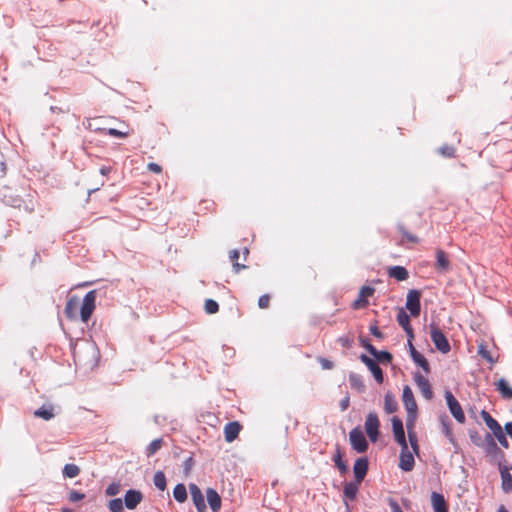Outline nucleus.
Masks as SVG:
<instances>
[{
  "label": "nucleus",
  "mask_w": 512,
  "mask_h": 512,
  "mask_svg": "<svg viewBox=\"0 0 512 512\" xmlns=\"http://www.w3.org/2000/svg\"><path fill=\"white\" fill-rule=\"evenodd\" d=\"M95 302H96V291H89L82 301L80 302L79 297L76 295L68 296L67 303L64 309L65 316L67 319L71 321H75L78 319V315L80 312V318L83 322H87L93 311L95 310Z\"/></svg>",
  "instance_id": "1"
},
{
  "label": "nucleus",
  "mask_w": 512,
  "mask_h": 512,
  "mask_svg": "<svg viewBox=\"0 0 512 512\" xmlns=\"http://www.w3.org/2000/svg\"><path fill=\"white\" fill-rule=\"evenodd\" d=\"M402 401L407 411L406 427L414 426L417 415V403L414 398L412 389L406 385L403 388Z\"/></svg>",
  "instance_id": "2"
},
{
  "label": "nucleus",
  "mask_w": 512,
  "mask_h": 512,
  "mask_svg": "<svg viewBox=\"0 0 512 512\" xmlns=\"http://www.w3.org/2000/svg\"><path fill=\"white\" fill-rule=\"evenodd\" d=\"M430 336L435 347L442 353L450 351V344L444 333L438 328L435 323L430 324Z\"/></svg>",
  "instance_id": "3"
},
{
  "label": "nucleus",
  "mask_w": 512,
  "mask_h": 512,
  "mask_svg": "<svg viewBox=\"0 0 512 512\" xmlns=\"http://www.w3.org/2000/svg\"><path fill=\"white\" fill-rule=\"evenodd\" d=\"M351 447L358 453H364L368 449V442L363 431L359 428H353L349 433Z\"/></svg>",
  "instance_id": "4"
},
{
  "label": "nucleus",
  "mask_w": 512,
  "mask_h": 512,
  "mask_svg": "<svg viewBox=\"0 0 512 512\" xmlns=\"http://www.w3.org/2000/svg\"><path fill=\"white\" fill-rule=\"evenodd\" d=\"M445 399L447 402V406L449 408L450 413L452 416L459 422L464 423L465 421V414L462 410V407L460 406L457 399L453 396L451 391L446 390L445 391Z\"/></svg>",
  "instance_id": "5"
},
{
  "label": "nucleus",
  "mask_w": 512,
  "mask_h": 512,
  "mask_svg": "<svg viewBox=\"0 0 512 512\" xmlns=\"http://www.w3.org/2000/svg\"><path fill=\"white\" fill-rule=\"evenodd\" d=\"M364 426L370 441L376 442L379 434L380 422L375 412L368 413Z\"/></svg>",
  "instance_id": "6"
},
{
  "label": "nucleus",
  "mask_w": 512,
  "mask_h": 512,
  "mask_svg": "<svg viewBox=\"0 0 512 512\" xmlns=\"http://www.w3.org/2000/svg\"><path fill=\"white\" fill-rule=\"evenodd\" d=\"M420 292L418 290H410L406 298V308L410 314L417 317L420 313Z\"/></svg>",
  "instance_id": "7"
},
{
  "label": "nucleus",
  "mask_w": 512,
  "mask_h": 512,
  "mask_svg": "<svg viewBox=\"0 0 512 512\" xmlns=\"http://www.w3.org/2000/svg\"><path fill=\"white\" fill-rule=\"evenodd\" d=\"M391 422L395 441L401 446V448L406 449L407 441L405 438L402 420L395 416L391 419Z\"/></svg>",
  "instance_id": "8"
},
{
  "label": "nucleus",
  "mask_w": 512,
  "mask_h": 512,
  "mask_svg": "<svg viewBox=\"0 0 512 512\" xmlns=\"http://www.w3.org/2000/svg\"><path fill=\"white\" fill-rule=\"evenodd\" d=\"M369 462L366 457H360L356 459L354 466H353V472H354V479L357 480V482H362L368 472Z\"/></svg>",
  "instance_id": "9"
},
{
  "label": "nucleus",
  "mask_w": 512,
  "mask_h": 512,
  "mask_svg": "<svg viewBox=\"0 0 512 512\" xmlns=\"http://www.w3.org/2000/svg\"><path fill=\"white\" fill-rule=\"evenodd\" d=\"M189 490H190L192 501H193L194 505L196 506L197 511L198 512H206V504H205L204 496H203L200 488L196 484L191 483L189 485Z\"/></svg>",
  "instance_id": "10"
},
{
  "label": "nucleus",
  "mask_w": 512,
  "mask_h": 512,
  "mask_svg": "<svg viewBox=\"0 0 512 512\" xmlns=\"http://www.w3.org/2000/svg\"><path fill=\"white\" fill-rule=\"evenodd\" d=\"M143 500V494L139 490L130 489L124 495V504L127 509H135Z\"/></svg>",
  "instance_id": "11"
},
{
  "label": "nucleus",
  "mask_w": 512,
  "mask_h": 512,
  "mask_svg": "<svg viewBox=\"0 0 512 512\" xmlns=\"http://www.w3.org/2000/svg\"><path fill=\"white\" fill-rule=\"evenodd\" d=\"M414 381L422 393L423 397L427 400H431L433 398V392L430 386V383L427 378H425L420 373L414 374Z\"/></svg>",
  "instance_id": "12"
},
{
  "label": "nucleus",
  "mask_w": 512,
  "mask_h": 512,
  "mask_svg": "<svg viewBox=\"0 0 512 512\" xmlns=\"http://www.w3.org/2000/svg\"><path fill=\"white\" fill-rule=\"evenodd\" d=\"M360 360L367 366L373 374L375 380L381 384L383 382V372L377 363L365 354L360 355Z\"/></svg>",
  "instance_id": "13"
},
{
  "label": "nucleus",
  "mask_w": 512,
  "mask_h": 512,
  "mask_svg": "<svg viewBox=\"0 0 512 512\" xmlns=\"http://www.w3.org/2000/svg\"><path fill=\"white\" fill-rule=\"evenodd\" d=\"M415 461L413 454L408 450V445H406V449L401 448L400 453V461H399V467L403 471H411L414 467Z\"/></svg>",
  "instance_id": "14"
},
{
  "label": "nucleus",
  "mask_w": 512,
  "mask_h": 512,
  "mask_svg": "<svg viewBox=\"0 0 512 512\" xmlns=\"http://www.w3.org/2000/svg\"><path fill=\"white\" fill-rule=\"evenodd\" d=\"M409 348H410V355L413 359L414 363L418 366H420L426 373L429 372V363L426 360V358L418 352L415 347L413 346L411 339L408 340Z\"/></svg>",
  "instance_id": "15"
},
{
  "label": "nucleus",
  "mask_w": 512,
  "mask_h": 512,
  "mask_svg": "<svg viewBox=\"0 0 512 512\" xmlns=\"http://www.w3.org/2000/svg\"><path fill=\"white\" fill-rule=\"evenodd\" d=\"M374 293V288L370 286H363L360 289L359 297L353 302V308L359 309L365 307L368 304L367 297L372 296Z\"/></svg>",
  "instance_id": "16"
},
{
  "label": "nucleus",
  "mask_w": 512,
  "mask_h": 512,
  "mask_svg": "<svg viewBox=\"0 0 512 512\" xmlns=\"http://www.w3.org/2000/svg\"><path fill=\"white\" fill-rule=\"evenodd\" d=\"M501 475V487L505 493L512 491V475L509 472V468L503 465H499Z\"/></svg>",
  "instance_id": "17"
},
{
  "label": "nucleus",
  "mask_w": 512,
  "mask_h": 512,
  "mask_svg": "<svg viewBox=\"0 0 512 512\" xmlns=\"http://www.w3.org/2000/svg\"><path fill=\"white\" fill-rule=\"evenodd\" d=\"M435 268L438 272H441V273L446 272L450 269V261L446 255V253L441 249H438L436 251Z\"/></svg>",
  "instance_id": "18"
},
{
  "label": "nucleus",
  "mask_w": 512,
  "mask_h": 512,
  "mask_svg": "<svg viewBox=\"0 0 512 512\" xmlns=\"http://www.w3.org/2000/svg\"><path fill=\"white\" fill-rule=\"evenodd\" d=\"M361 482H357V480L354 479V481L347 482L344 485L343 494L345 500H354L357 496V493L359 491V486Z\"/></svg>",
  "instance_id": "19"
},
{
  "label": "nucleus",
  "mask_w": 512,
  "mask_h": 512,
  "mask_svg": "<svg viewBox=\"0 0 512 512\" xmlns=\"http://www.w3.org/2000/svg\"><path fill=\"white\" fill-rule=\"evenodd\" d=\"M431 503H432L434 512H448L446 501L442 494L437 493V492H432Z\"/></svg>",
  "instance_id": "20"
},
{
  "label": "nucleus",
  "mask_w": 512,
  "mask_h": 512,
  "mask_svg": "<svg viewBox=\"0 0 512 512\" xmlns=\"http://www.w3.org/2000/svg\"><path fill=\"white\" fill-rule=\"evenodd\" d=\"M207 501L214 512H217L221 509L222 500L220 495L213 489L209 488L206 492Z\"/></svg>",
  "instance_id": "21"
},
{
  "label": "nucleus",
  "mask_w": 512,
  "mask_h": 512,
  "mask_svg": "<svg viewBox=\"0 0 512 512\" xmlns=\"http://www.w3.org/2000/svg\"><path fill=\"white\" fill-rule=\"evenodd\" d=\"M495 385L502 398L506 400L512 399V387L504 378L499 379Z\"/></svg>",
  "instance_id": "22"
},
{
  "label": "nucleus",
  "mask_w": 512,
  "mask_h": 512,
  "mask_svg": "<svg viewBox=\"0 0 512 512\" xmlns=\"http://www.w3.org/2000/svg\"><path fill=\"white\" fill-rule=\"evenodd\" d=\"M241 428V425L237 421L226 424V442L234 441L241 431Z\"/></svg>",
  "instance_id": "23"
},
{
  "label": "nucleus",
  "mask_w": 512,
  "mask_h": 512,
  "mask_svg": "<svg viewBox=\"0 0 512 512\" xmlns=\"http://www.w3.org/2000/svg\"><path fill=\"white\" fill-rule=\"evenodd\" d=\"M399 325L405 330L410 338L413 337L412 327L410 325V318L404 310H400L397 315Z\"/></svg>",
  "instance_id": "24"
},
{
  "label": "nucleus",
  "mask_w": 512,
  "mask_h": 512,
  "mask_svg": "<svg viewBox=\"0 0 512 512\" xmlns=\"http://www.w3.org/2000/svg\"><path fill=\"white\" fill-rule=\"evenodd\" d=\"M398 409V403L395 396L391 392H387L384 396V410L387 414H392Z\"/></svg>",
  "instance_id": "25"
},
{
  "label": "nucleus",
  "mask_w": 512,
  "mask_h": 512,
  "mask_svg": "<svg viewBox=\"0 0 512 512\" xmlns=\"http://www.w3.org/2000/svg\"><path fill=\"white\" fill-rule=\"evenodd\" d=\"M349 383L353 389L358 391L359 393H363L365 391V384L362 379V376L356 373L349 374Z\"/></svg>",
  "instance_id": "26"
},
{
  "label": "nucleus",
  "mask_w": 512,
  "mask_h": 512,
  "mask_svg": "<svg viewBox=\"0 0 512 512\" xmlns=\"http://www.w3.org/2000/svg\"><path fill=\"white\" fill-rule=\"evenodd\" d=\"M389 276L398 281H404L408 278V272L402 266H393L389 269Z\"/></svg>",
  "instance_id": "27"
},
{
  "label": "nucleus",
  "mask_w": 512,
  "mask_h": 512,
  "mask_svg": "<svg viewBox=\"0 0 512 512\" xmlns=\"http://www.w3.org/2000/svg\"><path fill=\"white\" fill-rule=\"evenodd\" d=\"M481 417L487 427L494 433L495 431L501 428V425L495 420L487 411L483 410L481 412Z\"/></svg>",
  "instance_id": "28"
},
{
  "label": "nucleus",
  "mask_w": 512,
  "mask_h": 512,
  "mask_svg": "<svg viewBox=\"0 0 512 512\" xmlns=\"http://www.w3.org/2000/svg\"><path fill=\"white\" fill-rule=\"evenodd\" d=\"M442 432L446 436V438L450 441V443L454 444V436L453 431L450 426V420L448 416L441 417L440 419Z\"/></svg>",
  "instance_id": "29"
},
{
  "label": "nucleus",
  "mask_w": 512,
  "mask_h": 512,
  "mask_svg": "<svg viewBox=\"0 0 512 512\" xmlns=\"http://www.w3.org/2000/svg\"><path fill=\"white\" fill-rule=\"evenodd\" d=\"M485 451L489 455H495L500 452L499 447L497 446L492 435L487 434L485 437Z\"/></svg>",
  "instance_id": "30"
},
{
  "label": "nucleus",
  "mask_w": 512,
  "mask_h": 512,
  "mask_svg": "<svg viewBox=\"0 0 512 512\" xmlns=\"http://www.w3.org/2000/svg\"><path fill=\"white\" fill-rule=\"evenodd\" d=\"M333 461L341 474H345L348 471V466L342 460V453L339 447L336 448V452L333 456Z\"/></svg>",
  "instance_id": "31"
},
{
  "label": "nucleus",
  "mask_w": 512,
  "mask_h": 512,
  "mask_svg": "<svg viewBox=\"0 0 512 512\" xmlns=\"http://www.w3.org/2000/svg\"><path fill=\"white\" fill-rule=\"evenodd\" d=\"M173 496L179 503H183L187 499V490L184 484H177L173 489Z\"/></svg>",
  "instance_id": "32"
},
{
  "label": "nucleus",
  "mask_w": 512,
  "mask_h": 512,
  "mask_svg": "<svg viewBox=\"0 0 512 512\" xmlns=\"http://www.w3.org/2000/svg\"><path fill=\"white\" fill-rule=\"evenodd\" d=\"M34 416L48 421L54 417L53 407L42 406L34 412Z\"/></svg>",
  "instance_id": "33"
},
{
  "label": "nucleus",
  "mask_w": 512,
  "mask_h": 512,
  "mask_svg": "<svg viewBox=\"0 0 512 512\" xmlns=\"http://www.w3.org/2000/svg\"><path fill=\"white\" fill-rule=\"evenodd\" d=\"M163 446V439L157 438L153 440L146 448V455L147 457L153 456L155 453H157Z\"/></svg>",
  "instance_id": "34"
},
{
  "label": "nucleus",
  "mask_w": 512,
  "mask_h": 512,
  "mask_svg": "<svg viewBox=\"0 0 512 512\" xmlns=\"http://www.w3.org/2000/svg\"><path fill=\"white\" fill-rule=\"evenodd\" d=\"M153 483L160 491H164L167 487L165 474L162 471H157L154 474Z\"/></svg>",
  "instance_id": "35"
},
{
  "label": "nucleus",
  "mask_w": 512,
  "mask_h": 512,
  "mask_svg": "<svg viewBox=\"0 0 512 512\" xmlns=\"http://www.w3.org/2000/svg\"><path fill=\"white\" fill-rule=\"evenodd\" d=\"M79 473L80 468L75 464H66L63 468V474L67 478H75Z\"/></svg>",
  "instance_id": "36"
},
{
  "label": "nucleus",
  "mask_w": 512,
  "mask_h": 512,
  "mask_svg": "<svg viewBox=\"0 0 512 512\" xmlns=\"http://www.w3.org/2000/svg\"><path fill=\"white\" fill-rule=\"evenodd\" d=\"M407 430H408V438H409L410 445H411L413 451L415 453H418L419 445H418V439H417L416 432L414 431V426H410L409 428H407Z\"/></svg>",
  "instance_id": "37"
},
{
  "label": "nucleus",
  "mask_w": 512,
  "mask_h": 512,
  "mask_svg": "<svg viewBox=\"0 0 512 512\" xmlns=\"http://www.w3.org/2000/svg\"><path fill=\"white\" fill-rule=\"evenodd\" d=\"M108 508L111 512H123V501L120 498H115L109 501Z\"/></svg>",
  "instance_id": "38"
},
{
  "label": "nucleus",
  "mask_w": 512,
  "mask_h": 512,
  "mask_svg": "<svg viewBox=\"0 0 512 512\" xmlns=\"http://www.w3.org/2000/svg\"><path fill=\"white\" fill-rule=\"evenodd\" d=\"M240 252L238 250H232L230 251L229 258L233 262V267L236 272H238L240 269L245 268V265H241L238 263Z\"/></svg>",
  "instance_id": "39"
},
{
  "label": "nucleus",
  "mask_w": 512,
  "mask_h": 512,
  "mask_svg": "<svg viewBox=\"0 0 512 512\" xmlns=\"http://www.w3.org/2000/svg\"><path fill=\"white\" fill-rule=\"evenodd\" d=\"M493 436L498 440L499 444H500L502 447H504V448H506V449L509 447V443H508V441H507V438H506V436H505V433L503 432L502 427H501L499 430L495 431V432L493 433Z\"/></svg>",
  "instance_id": "40"
},
{
  "label": "nucleus",
  "mask_w": 512,
  "mask_h": 512,
  "mask_svg": "<svg viewBox=\"0 0 512 512\" xmlns=\"http://www.w3.org/2000/svg\"><path fill=\"white\" fill-rule=\"evenodd\" d=\"M377 361L383 363H389L392 360V355L387 351H379L373 356Z\"/></svg>",
  "instance_id": "41"
},
{
  "label": "nucleus",
  "mask_w": 512,
  "mask_h": 512,
  "mask_svg": "<svg viewBox=\"0 0 512 512\" xmlns=\"http://www.w3.org/2000/svg\"><path fill=\"white\" fill-rule=\"evenodd\" d=\"M204 307H205L206 313H208V314H214V313L218 312V310H219L218 303L212 299H207L205 301Z\"/></svg>",
  "instance_id": "42"
},
{
  "label": "nucleus",
  "mask_w": 512,
  "mask_h": 512,
  "mask_svg": "<svg viewBox=\"0 0 512 512\" xmlns=\"http://www.w3.org/2000/svg\"><path fill=\"white\" fill-rule=\"evenodd\" d=\"M399 231L400 233L402 234V240L401 241H408V242H411V243H415L418 241L417 237L409 232H407L403 226H399Z\"/></svg>",
  "instance_id": "43"
},
{
  "label": "nucleus",
  "mask_w": 512,
  "mask_h": 512,
  "mask_svg": "<svg viewBox=\"0 0 512 512\" xmlns=\"http://www.w3.org/2000/svg\"><path fill=\"white\" fill-rule=\"evenodd\" d=\"M478 354L484 358L485 360H487L488 362L490 363H494L495 360L493 359V357L491 356L490 352L486 349V347L483 345V344H480L478 346Z\"/></svg>",
  "instance_id": "44"
},
{
  "label": "nucleus",
  "mask_w": 512,
  "mask_h": 512,
  "mask_svg": "<svg viewBox=\"0 0 512 512\" xmlns=\"http://www.w3.org/2000/svg\"><path fill=\"white\" fill-rule=\"evenodd\" d=\"M106 133L110 136H113V137H118V138H126L129 136V132L128 131H120L118 129H115V128H109L106 130Z\"/></svg>",
  "instance_id": "45"
},
{
  "label": "nucleus",
  "mask_w": 512,
  "mask_h": 512,
  "mask_svg": "<svg viewBox=\"0 0 512 512\" xmlns=\"http://www.w3.org/2000/svg\"><path fill=\"white\" fill-rule=\"evenodd\" d=\"M106 495L107 496H115L120 492V484L119 483H111L106 488Z\"/></svg>",
  "instance_id": "46"
},
{
  "label": "nucleus",
  "mask_w": 512,
  "mask_h": 512,
  "mask_svg": "<svg viewBox=\"0 0 512 512\" xmlns=\"http://www.w3.org/2000/svg\"><path fill=\"white\" fill-rule=\"evenodd\" d=\"M439 152L445 157H453L455 149L452 146L445 145L439 149Z\"/></svg>",
  "instance_id": "47"
},
{
  "label": "nucleus",
  "mask_w": 512,
  "mask_h": 512,
  "mask_svg": "<svg viewBox=\"0 0 512 512\" xmlns=\"http://www.w3.org/2000/svg\"><path fill=\"white\" fill-rule=\"evenodd\" d=\"M85 498V494L78 492L76 490H72L69 493V500L71 502H77Z\"/></svg>",
  "instance_id": "48"
},
{
  "label": "nucleus",
  "mask_w": 512,
  "mask_h": 512,
  "mask_svg": "<svg viewBox=\"0 0 512 512\" xmlns=\"http://www.w3.org/2000/svg\"><path fill=\"white\" fill-rule=\"evenodd\" d=\"M269 301H270L269 295L264 294V295L260 296V298L258 300V306L261 309L267 308L269 306Z\"/></svg>",
  "instance_id": "49"
},
{
  "label": "nucleus",
  "mask_w": 512,
  "mask_h": 512,
  "mask_svg": "<svg viewBox=\"0 0 512 512\" xmlns=\"http://www.w3.org/2000/svg\"><path fill=\"white\" fill-rule=\"evenodd\" d=\"M362 345L372 356H374L377 353V349L372 344L363 340Z\"/></svg>",
  "instance_id": "50"
},
{
  "label": "nucleus",
  "mask_w": 512,
  "mask_h": 512,
  "mask_svg": "<svg viewBox=\"0 0 512 512\" xmlns=\"http://www.w3.org/2000/svg\"><path fill=\"white\" fill-rule=\"evenodd\" d=\"M319 362L323 369L329 370L333 368V363L325 358H319Z\"/></svg>",
  "instance_id": "51"
},
{
  "label": "nucleus",
  "mask_w": 512,
  "mask_h": 512,
  "mask_svg": "<svg viewBox=\"0 0 512 512\" xmlns=\"http://www.w3.org/2000/svg\"><path fill=\"white\" fill-rule=\"evenodd\" d=\"M349 404L350 398L349 395L347 394L339 403L341 411H345L349 407Z\"/></svg>",
  "instance_id": "52"
},
{
  "label": "nucleus",
  "mask_w": 512,
  "mask_h": 512,
  "mask_svg": "<svg viewBox=\"0 0 512 512\" xmlns=\"http://www.w3.org/2000/svg\"><path fill=\"white\" fill-rule=\"evenodd\" d=\"M194 465V461H193V458L192 457H189L185 460L184 462V471L186 474H188L191 470V468L193 467Z\"/></svg>",
  "instance_id": "53"
},
{
  "label": "nucleus",
  "mask_w": 512,
  "mask_h": 512,
  "mask_svg": "<svg viewBox=\"0 0 512 512\" xmlns=\"http://www.w3.org/2000/svg\"><path fill=\"white\" fill-rule=\"evenodd\" d=\"M147 168L149 171L154 172V173H160L162 170L161 166L154 162L149 163L147 165Z\"/></svg>",
  "instance_id": "54"
},
{
  "label": "nucleus",
  "mask_w": 512,
  "mask_h": 512,
  "mask_svg": "<svg viewBox=\"0 0 512 512\" xmlns=\"http://www.w3.org/2000/svg\"><path fill=\"white\" fill-rule=\"evenodd\" d=\"M369 330H370V333L372 335H374L375 337L380 338V339L383 337L382 332L378 329V327L376 325H371Z\"/></svg>",
  "instance_id": "55"
},
{
  "label": "nucleus",
  "mask_w": 512,
  "mask_h": 512,
  "mask_svg": "<svg viewBox=\"0 0 512 512\" xmlns=\"http://www.w3.org/2000/svg\"><path fill=\"white\" fill-rule=\"evenodd\" d=\"M389 504L392 512H403L396 501L391 500Z\"/></svg>",
  "instance_id": "56"
},
{
  "label": "nucleus",
  "mask_w": 512,
  "mask_h": 512,
  "mask_svg": "<svg viewBox=\"0 0 512 512\" xmlns=\"http://www.w3.org/2000/svg\"><path fill=\"white\" fill-rule=\"evenodd\" d=\"M506 433L512 438V422H508L505 424Z\"/></svg>",
  "instance_id": "57"
},
{
  "label": "nucleus",
  "mask_w": 512,
  "mask_h": 512,
  "mask_svg": "<svg viewBox=\"0 0 512 512\" xmlns=\"http://www.w3.org/2000/svg\"><path fill=\"white\" fill-rule=\"evenodd\" d=\"M243 256H244V259H246L247 255L249 254V250L245 247L243 248V252H242Z\"/></svg>",
  "instance_id": "58"
},
{
  "label": "nucleus",
  "mask_w": 512,
  "mask_h": 512,
  "mask_svg": "<svg viewBox=\"0 0 512 512\" xmlns=\"http://www.w3.org/2000/svg\"><path fill=\"white\" fill-rule=\"evenodd\" d=\"M497 512H509V511H508V510H507L503 505H501V506L498 508Z\"/></svg>",
  "instance_id": "59"
},
{
  "label": "nucleus",
  "mask_w": 512,
  "mask_h": 512,
  "mask_svg": "<svg viewBox=\"0 0 512 512\" xmlns=\"http://www.w3.org/2000/svg\"><path fill=\"white\" fill-rule=\"evenodd\" d=\"M470 437H471V440L473 441V443H475V444H476V445H478V446H480V445H481L479 441L475 440V438H474V436H473V435H470Z\"/></svg>",
  "instance_id": "60"
},
{
  "label": "nucleus",
  "mask_w": 512,
  "mask_h": 512,
  "mask_svg": "<svg viewBox=\"0 0 512 512\" xmlns=\"http://www.w3.org/2000/svg\"><path fill=\"white\" fill-rule=\"evenodd\" d=\"M97 191H98V188H94V189H90L88 192L94 193V192H97Z\"/></svg>",
  "instance_id": "61"
},
{
  "label": "nucleus",
  "mask_w": 512,
  "mask_h": 512,
  "mask_svg": "<svg viewBox=\"0 0 512 512\" xmlns=\"http://www.w3.org/2000/svg\"><path fill=\"white\" fill-rule=\"evenodd\" d=\"M346 509L349 510V504L345 501Z\"/></svg>",
  "instance_id": "62"
}]
</instances>
